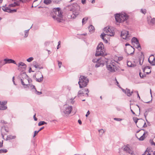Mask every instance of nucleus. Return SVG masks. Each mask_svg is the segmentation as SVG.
<instances>
[{
    "label": "nucleus",
    "instance_id": "1",
    "mask_svg": "<svg viewBox=\"0 0 155 155\" xmlns=\"http://www.w3.org/2000/svg\"><path fill=\"white\" fill-rule=\"evenodd\" d=\"M107 54L105 51L104 45L102 42L100 43L97 46L96 52L95 54V56H101V57L106 56Z\"/></svg>",
    "mask_w": 155,
    "mask_h": 155
},
{
    "label": "nucleus",
    "instance_id": "2",
    "mask_svg": "<svg viewBox=\"0 0 155 155\" xmlns=\"http://www.w3.org/2000/svg\"><path fill=\"white\" fill-rule=\"evenodd\" d=\"M115 17L116 21L117 22L121 23H123L124 22L127 23V21L129 18L128 15L125 13L117 14L115 15Z\"/></svg>",
    "mask_w": 155,
    "mask_h": 155
},
{
    "label": "nucleus",
    "instance_id": "3",
    "mask_svg": "<svg viewBox=\"0 0 155 155\" xmlns=\"http://www.w3.org/2000/svg\"><path fill=\"white\" fill-rule=\"evenodd\" d=\"M54 12V15L53 16V18L55 20H56L58 22H61L62 20V12L60 8H54L53 9Z\"/></svg>",
    "mask_w": 155,
    "mask_h": 155
},
{
    "label": "nucleus",
    "instance_id": "4",
    "mask_svg": "<svg viewBox=\"0 0 155 155\" xmlns=\"http://www.w3.org/2000/svg\"><path fill=\"white\" fill-rule=\"evenodd\" d=\"M92 61L96 63L95 67L96 68H98L100 66H103L105 63L107 62V59L105 57H102L99 59H94L92 60Z\"/></svg>",
    "mask_w": 155,
    "mask_h": 155
},
{
    "label": "nucleus",
    "instance_id": "5",
    "mask_svg": "<svg viewBox=\"0 0 155 155\" xmlns=\"http://www.w3.org/2000/svg\"><path fill=\"white\" fill-rule=\"evenodd\" d=\"M89 80L88 78L84 76H81L79 78L78 83L80 88H82L86 87L88 84Z\"/></svg>",
    "mask_w": 155,
    "mask_h": 155
},
{
    "label": "nucleus",
    "instance_id": "6",
    "mask_svg": "<svg viewBox=\"0 0 155 155\" xmlns=\"http://www.w3.org/2000/svg\"><path fill=\"white\" fill-rule=\"evenodd\" d=\"M80 9V7L79 5L76 3L73 4V5L72 14L71 15V18H74L77 16L79 14V11Z\"/></svg>",
    "mask_w": 155,
    "mask_h": 155
},
{
    "label": "nucleus",
    "instance_id": "7",
    "mask_svg": "<svg viewBox=\"0 0 155 155\" xmlns=\"http://www.w3.org/2000/svg\"><path fill=\"white\" fill-rule=\"evenodd\" d=\"M7 124V122L4 120H1V127H2V137H4V134L5 135L8 132V128L6 125V124Z\"/></svg>",
    "mask_w": 155,
    "mask_h": 155
},
{
    "label": "nucleus",
    "instance_id": "8",
    "mask_svg": "<svg viewBox=\"0 0 155 155\" xmlns=\"http://www.w3.org/2000/svg\"><path fill=\"white\" fill-rule=\"evenodd\" d=\"M106 67L107 69L110 71L112 72L115 71V70L116 67L115 65V63L114 62L110 63H109L106 62Z\"/></svg>",
    "mask_w": 155,
    "mask_h": 155
},
{
    "label": "nucleus",
    "instance_id": "9",
    "mask_svg": "<svg viewBox=\"0 0 155 155\" xmlns=\"http://www.w3.org/2000/svg\"><path fill=\"white\" fill-rule=\"evenodd\" d=\"M63 112L64 113L67 115H69L70 114L72 110V107L67 104L64 105Z\"/></svg>",
    "mask_w": 155,
    "mask_h": 155
},
{
    "label": "nucleus",
    "instance_id": "10",
    "mask_svg": "<svg viewBox=\"0 0 155 155\" xmlns=\"http://www.w3.org/2000/svg\"><path fill=\"white\" fill-rule=\"evenodd\" d=\"M121 36L124 39L128 40L129 39L130 35L127 31H123L121 33Z\"/></svg>",
    "mask_w": 155,
    "mask_h": 155
},
{
    "label": "nucleus",
    "instance_id": "11",
    "mask_svg": "<svg viewBox=\"0 0 155 155\" xmlns=\"http://www.w3.org/2000/svg\"><path fill=\"white\" fill-rule=\"evenodd\" d=\"M16 65L19 67V68H21L20 71H24L27 67L26 64L22 62H20L18 64H16Z\"/></svg>",
    "mask_w": 155,
    "mask_h": 155
},
{
    "label": "nucleus",
    "instance_id": "12",
    "mask_svg": "<svg viewBox=\"0 0 155 155\" xmlns=\"http://www.w3.org/2000/svg\"><path fill=\"white\" fill-rule=\"evenodd\" d=\"M2 9L5 12H6L8 13H12L17 12V9H11L9 7L5 6L2 7Z\"/></svg>",
    "mask_w": 155,
    "mask_h": 155
},
{
    "label": "nucleus",
    "instance_id": "13",
    "mask_svg": "<svg viewBox=\"0 0 155 155\" xmlns=\"http://www.w3.org/2000/svg\"><path fill=\"white\" fill-rule=\"evenodd\" d=\"M87 92L86 93V94L87 95V96L88 97V93L89 92V91L88 89H85L83 90V91H79L78 92V96L79 97L81 96L82 95V96H84V92Z\"/></svg>",
    "mask_w": 155,
    "mask_h": 155
},
{
    "label": "nucleus",
    "instance_id": "14",
    "mask_svg": "<svg viewBox=\"0 0 155 155\" xmlns=\"http://www.w3.org/2000/svg\"><path fill=\"white\" fill-rule=\"evenodd\" d=\"M131 42L132 43H135L137 45L136 47L137 48H141L140 45L139 43V40L137 38L135 37H133L131 39Z\"/></svg>",
    "mask_w": 155,
    "mask_h": 155
},
{
    "label": "nucleus",
    "instance_id": "15",
    "mask_svg": "<svg viewBox=\"0 0 155 155\" xmlns=\"http://www.w3.org/2000/svg\"><path fill=\"white\" fill-rule=\"evenodd\" d=\"M148 61L152 65H155V58L153 55L151 54L150 56L148 58Z\"/></svg>",
    "mask_w": 155,
    "mask_h": 155
},
{
    "label": "nucleus",
    "instance_id": "16",
    "mask_svg": "<svg viewBox=\"0 0 155 155\" xmlns=\"http://www.w3.org/2000/svg\"><path fill=\"white\" fill-rule=\"evenodd\" d=\"M7 103V101H1V110H4L7 109V107L6 105Z\"/></svg>",
    "mask_w": 155,
    "mask_h": 155
},
{
    "label": "nucleus",
    "instance_id": "17",
    "mask_svg": "<svg viewBox=\"0 0 155 155\" xmlns=\"http://www.w3.org/2000/svg\"><path fill=\"white\" fill-rule=\"evenodd\" d=\"M121 89L129 97L131 96L132 93H133V92L132 91L131 92H130V90L129 89H127V88L126 90L123 88H122Z\"/></svg>",
    "mask_w": 155,
    "mask_h": 155
},
{
    "label": "nucleus",
    "instance_id": "18",
    "mask_svg": "<svg viewBox=\"0 0 155 155\" xmlns=\"http://www.w3.org/2000/svg\"><path fill=\"white\" fill-rule=\"evenodd\" d=\"M150 67L149 66H146L143 68V71L144 73H146L147 74H149L151 72L150 70Z\"/></svg>",
    "mask_w": 155,
    "mask_h": 155
},
{
    "label": "nucleus",
    "instance_id": "19",
    "mask_svg": "<svg viewBox=\"0 0 155 155\" xmlns=\"http://www.w3.org/2000/svg\"><path fill=\"white\" fill-rule=\"evenodd\" d=\"M128 146V145H127L124 146V150L127 153H132L133 151Z\"/></svg>",
    "mask_w": 155,
    "mask_h": 155
},
{
    "label": "nucleus",
    "instance_id": "20",
    "mask_svg": "<svg viewBox=\"0 0 155 155\" xmlns=\"http://www.w3.org/2000/svg\"><path fill=\"white\" fill-rule=\"evenodd\" d=\"M4 61H6L7 64L13 63L16 64L15 61L12 59L5 58L4 59Z\"/></svg>",
    "mask_w": 155,
    "mask_h": 155
},
{
    "label": "nucleus",
    "instance_id": "21",
    "mask_svg": "<svg viewBox=\"0 0 155 155\" xmlns=\"http://www.w3.org/2000/svg\"><path fill=\"white\" fill-rule=\"evenodd\" d=\"M109 31H107V34H106V35L110 36H112L114 35L115 33L114 32L113 30H112L109 28Z\"/></svg>",
    "mask_w": 155,
    "mask_h": 155
},
{
    "label": "nucleus",
    "instance_id": "22",
    "mask_svg": "<svg viewBox=\"0 0 155 155\" xmlns=\"http://www.w3.org/2000/svg\"><path fill=\"white\" fill-rule=\"evenodd\" d=\"M149 112V110L148 109H146L145 110V112L144 113V116L146 119V120L147 123H149L147 120V119L146 117L148 114V113Z\"/></svg>",
    "mask_w": 155,
    "mask_h": 155
},
{
    "label": "nucleus",
    "instance_id": "23",
    "mask_svg": "<svg viewBox=\"0 0 155 155\" xmlns=\"http://www.w3.org/2000/svg\"><path fill=\"white\" fill-rule=\"evenodd\" d=\"M40 73H41V77L40 78H35L36 81L38 82H41L43 81V75L41 72H40Z\"/></svg>",
    "mask_w": 155,
    "mask_h": 155
},
{
    "label": "nucleus",
    "instance_id": "24",
    "mask_svg": "<svg viewBox=\"0 0 155 155\" xmlns=\"http://www.w3.org/2000/svg\"><path fill=\"white\" fill-rule=\"evenodd\" d=\"M147 133V131L144 132V133L143 134V135H142L141 137H140L139 138H138L139 140H144V139L145 138V136H144V135L146 134Z\"/></svg>",
    "mask_w": 155,
    "mask_h": 155
},
{
    "label": "nucleus",
    "instance_id": "25",
    "mask_svg": "<svg viewBox=\"0 0 155 155\" xmlns=\"http://www.w3.org/2000/svg\"><path fill=\"white\" fill-rule=\"evenodd\" d=\"M90 32L94 31V27L92 25H90L88 27Z\"/></svg>",
    "mask_w": 155,
    "mask_h": 155
},
{
    "label": "nucleus",
    "instance_id": "26",
    "mask_svg": "<svg viewBox=\"0 0 155 155\" xmlns=\"http://www.w3.org/2000/svg\"><path fill=\"white\" fill-rule=\"evenodd\" d=\"M144 121L143 120H142L141 121L139 122V123H140V124H141L142 125L143 124V127L144 128L147 127V125L146 122L144 123Z\"/></svg>",
    "mask_w": 155,
    "mask_h": 155
},
{
    "label": "nucleus",
    "instance_id": "27",
    "mask_svg": "<svg viewBox=\"0 0 155 155\" xmlns=\"http://www.w3.org/2000/svg\"><path fill=\"white\" fill-rule=\"evenodd\" d=\"M21 84L25 88H26L28 86V84H25L23 80L22 79H21Z\"/></svg>",
    "mask_w": 155,
    "mask_h": 155
},
{
    "label": "nucleus",
    "instance_id": "28",
    "mask_svg": "<svg viewBox=\"0 0 155 155\" xmlns=\"http://www.w3.org/2000/svg\"><path fill=\"white\" fill-rule=\"evenodd\" d=\"M150 25H155V18H153L151 19L150 22Z\"/></svg>",
    "mask_w": 155,
    "mask_h": 155
},
{
    "label": "nucleus",
    "instance_id": "29",
    "mask_svg": "<svg viewBox=\"0 0 155 155\" xmlns=\"http://www.w3.org/2000/svg\"><path fill=\"white\" fill-rule=\"evenodd\" d=\"M142 155H151L150 153L149 150H148L147 149L145 151L143 154Z\"/></svg>",
    "mask_w": 155,
    "mask_h": 155
},
{
    "label": "nucleus",
    "instance_id": "30",
    "mask_svg": "<svg viewBox=\"0 0 155 155\" xmlns=\"http://www.w3.org/2000/svg\"><path fill=\"white\" fill-rule=\"evenodd\" d=\"M127 65L129 67H134L135 66L134 64H132L130 61L127 62Z\"/></svg>",
    "mask_w": 155,
    "mask_h": 155
},
{
    "label": "nucleus",
    "instance_id": "31",
    "mask_svg": "<svg viewBox=\"0 0 155 155\" xmlns=\"http://www.w3.org/2000/svg\"><path fill=\"white\" fill-rule=\"evenodd\" d=\"M51 0H44V3L46 5H48L51 3Z\"/></svg>",
    "mask_w": 155,
    "mask_h": 155
},
{
    "label": "nucleus",
    "instance_id": "32",
    "mask_svg": "<svg viewBox=\"0 0 155 155\" xmlns=\"http://www.w3.org/2000/svg\"><path fill=\"white\" fill-rule=\"evenodd\" d=\"M45 124H47V123L44 121H41L39 122L38 125L39 126H41V125H43Z\"/></svg>",
    "mask_w": 155,
    "mask_h": 155
},
{
    "label": "nucleus",
    "instance_id": "33",
    "mask_svg": "<svg viewBox=\"0 0 155 155\" xmlns=\"http://www.w3.org/2000/svg\"><path fill=\"white\" fill-rule=\"evenodd\" d=\"M29 30V29H28V30H25V37L26 38L27 37H28V31Z\"/></svg>",
    "mask_w": 155,
    "mask_h": 155
},
{
    "label": "nucleus",
    "instance_id": "34",
    "mask_svg": "<svg viewBox=\"0 0 155 155\" xmlns=\"http://www.w3.org/2000/svg\"><path fill=\"white\" fill-rule=\"evenodd\" d=\"M109 27H106L104 28V31L105 33H106V34H107V31H109Z\"/></svg>",
    "mask_w": 155,
    "mask_h": 155
},
{
    "label": "nucleus",
    "instance_id": "35",
    "mask_svg": "<svg viewBox=\"0 0 155 155\" xmlns=\"http://www.w3.org/2000/svg\"><path fill=\"white\" fill-rule=\"evenodd\" d=\"M33 65L35 68H38L39 66V65L36 62L33 63Z\"/></svg>",
    "mask_w": 155,
    "mask_h": 155
},
{
    "label": "nucleus",
    "instance_id": "36",
    "mask_svg": "<svg viewBox=\"0 0 155 155\" xmlns=\"http://www.w3.org/2000/svg\"><path fill=\"white\" fill-rule=\"evenodd\" d=\"M139 75L141 78H143L146 77V75L144 74L143 75L141 73V72L139 73Z\"/></svg>",
    "mask_w": 155,
    "mask_h": 155
},
{
    "label": "nucleus",
    "instance_id": "37",
    "mask_svg": "<svg viewBox=\"0 0 155 155\" xmlns=\"http://www.w3.org/2000/svg\"><path fill=\"white\" fill-rule=\"evenodd\" d=\"M8 150L6 149H1V153H6Z\"/></svg>",
    "mask_w": 155,
    "mask_h": 155
},
{
    "label": "nucleus",
    "instance_id": "38",
    "mask_svg": "<svg viewBox=\"0 0 155 155\" xmlns=\"http://www.w3.org/2000/svg\"><path fill=\"white\" fill-rule=\"evenodd\" d=\"M6 62V61H4V60L1 61V66L6 64L7 63Z\"/></svg>",
    "mask_w": 155,
    "mask_h": 155
},
{
    "label": "nucleus",
    "instance_id": "39",
    "mask_svg": "<svg viewBox=\"0 0 155 155\" xmlns=\"http://www.w3.org/2000/svg\"><path fill=\"white\" fill-rule=\"evenodd\" d=\"M140 119H138L136 117H133V120L134 121L135 123L136 124H137V123L138 122V120Z\"/></svg>",
    "mask_w": 155,
    "mask_h": 155
},
{
    "label": "nucleus",
    "instance_id": "40",
    "mask_svg": "<svg viewBox=\"0 0 155 155\" xmlns=\"http://www.w3.org/2000/svg\"><path fill=\"white\" fill-rule=\"evenodd\" d=\"M88 20V18L87 17H85L82 20V23L83 25L85 24L84 21H87Z\"/></svg>",
    "mask_w": 155,
    "mask_h": 155
},
{
    "label": "nucleus",
    "instance_id": "41",
    "mask_svg": "<svg viewBox=\"0 0 155 155\" xmlns=\"http://www.w3.org/2000/svg\"><path fill=\"white\" fill-rule=\"evenodd\" d=\"M98 131L101 135H102L104 132V131L103 129L99 130Z\"/></svg>",
    "mask_w": 155,
    "mask_h": 155
},
{
    "label": "nucleus",
    "instance_id": "42",
    "mask_svg": "<svg viewBox=\"0 0 155 155\" xmlns=\"http://www.w3.org/2000/svg\"><path fill=\"white\" fill-rule=\"evenodd\" d=\"M106 35V34L104 33H102L101 35V37L102 39H104V37Z\"/></svg>",
    "mask_w": 155,
    "mask_h": 155
},
{
    "label": "nucleus",
    "instance_id": "43",
    "mask_svg": "<svg viewBox=\"0 0 155 155\" xmlns=\"http://www.w3.org/2000/svg\"><path fill=\"white\" fill-rule=\"evenodd\" d=\"M34 58L33 57H31L27 59V61L28 62H30L33 60Z\"/></svg>",
    "mask_w": 155,
    "mask_h": 155
},
{
    "label": "nucleus",
    "instance_id": "44",
    "mask_svg": "<svg viewBox=\"0 0 155 155\" xmlns=\"http://www.w3.org/2000/svg\"><path fill=\"white\" fill-rule=\"evenodd\" d=\"M141 12L144 14H145L146 13V10L145 9H141Z\"/></svg>",
    "mask_w": 155,
    "mask_h": 155
},
{
    "label": "nucleus",
    "instance_id": "45",
    "mask_svg": "<svg viewBox=\"0 0 155 155\" xmlns=\"http://www.w3.org/2000/svg\"><path fill=\"white\" fill-rule=\"evenodd\" d=\"M28 84V85H29L28 86H30V87L32 89H34L35 90V91H37V90L35 88V86L34 85L29 84Z\"/></svg>",
    "mask_w": 155,
    "mask_h": 155
},
{
    "label": "nucleus",
    "instance_id": "46",
    "mask_svg": "<svg viewBox=\"0 0 155 155\" xmlns=\"http://www.w3.org/2000/svg\"><path fill=\"white\" fill-rule=\"evenodd\" d=\"M141 59L140 58V57H139V62L140 64V65H142V64H143V59L142 60V62H141Z\"/></svg>",
    "mask_w": 155,
    "mask_h": 155
},
{
    "label": "nucleus",
    "instance_id": "47",
    "mask_svg": "<svg viewBox=\"0 0 155 155\" xmlns=\"http://www.w3.org/2000/svg\"><path fill=\"white\" fill-rule=\"evenodd\" d=\"M14 3V4H15V6H18L20 5V3H19V1L15 2Z\"/></svg>",
    "mask_w": 155,
    "mask_h": 155
},
{
    "label": "nucleus",
    "instance_id": "48",
    "mask_svg": "<svg viewBox=\"0 0 155 155\" xmlns=\"http://www.w3.org/2000/svg\"><path fill=\"white\" fill-rule=\"evenodd\" d=\"M61 41H58V45L57 46V49H58L59 48H60L61 47V46H60V45H61Z\"/></svg>",
    "mask_w": 155,
    "mask_h": 155
},
{
    "label": "nucleus",
    "instance_id": "49",
    "mask_svg": "<svg viewBox=\"0 0 155 155\" xmlns=\"http://www.w3.org/2000/svg\"><path fill=\"white\" fill-rule=\"evenodd\" d=\"M20 2H21L22 3H26L28 2V0H22L21 1H20Z\"/></svg>",
    "mask_w": 155,
    "mask_h": 155
},
{
    "label": "nucleus",
    "instance_id": "50",
    "mask_svg": "<svg viewBox=\"0 0 155 155\" xmlns=\"http://www.w3.org/2000/svg\"><path fill=\"white\" fill-rule=\"evenodd\" d=\"M8 6L10 7H15V4H14V3L9 4Z\"/></svg>",
    "mask_w": 155,
    "mask_h": 155
},
{
    "label": "nucleus",
    "instance_id": "51",
    "mask_svg": "<svg viewBox=\"0 0 155 155\" xmlns=\"http://www.w3.org/2000/svg\"><path fill=\"white\" fill-rule=\"evenodd\" d=\"M58 62L59 67V68H60L62 64V62L61 61H58Z\"/></svg>",
    "mask_w": 155,
    "mask_h": 155
},
{
    "label": "nucleus",
    "instance_id": "52",
    "mask_svg": "<svg viewBox=\"0 0 155 155\" xmlns=\"http://www.w3.org/2000/svg\"><path fill=\"white\" fill-rule=\"evenodd\" d=\"M114 120L117 121H120L122 120L121 119L119 118H114Z\"/></svg>",
    "mask_w": 155,
    "mask_h": 155
},
{
    "label": "nucleus",
    "instance_id": "53",
    "mask_svg": "<svg viewBox=\"0 0 155 155\" xmlns=\"http://www.w3.org/2000/svg\"><path fill=\"white\" fill-rule=\"evenodd\" d=\"M27 80L29 83H31L32 82V80L30 78H28Z\"/></svg>",
    "mask_w": 155,
    "mask_h": 155
},
{
    "label": "nucleus",
    "instance_id": "54",
    "mask_svg": "<svg viewBox=\"0 0 155 155\" xmlns=\"http://www.w3.org/2000/svg\"><path fill=\"white\" fill-rule=\"evenodd\" d=\"M39 132L38 131H35L33 137H34L36 136V134H37Z\"/></svg>",
    "mask_w": 155,
    "mask_h": 155
},
{
    "label": "nucleus",
    "instance_id": "55",
    "mask_svg": "<svg viewBox=\"0 0 155 155\" xmlns=\"http://www.w3.org/2000/svg\"><path fill=\"white\" fill-rule=\"evenodd\" d=\"M49 43H50L49 42H45L44 43V45L45 46H47L48 45H49Z\"/></svg>",
    "mask_w": 155,
    "mask_h": 155
},
{
    "label": "nucleus",
    "instance_id": "56",
    "mask_svg": "<svg viewBox=\"0 0 155 155\" xmlns=\"http://www.w3.org/2000/svg\"><path fill=\"white\" fill-rule=\"evenodd\" d=\"M36 114H35L33 116L34 119L35 121H37L38 119L35 117Z\"/></svg>",
    "mask_w": 155,
    "mask_h": 155
},
{
    "label": "nucleus",
    "instance_id": "57",
    "mask_svg": "<svg viewBox=\"0 0 155 155\" xmlns=\"http://www.w3.org/2000/svg\"><path fill=\"white\" fill-rule=\"evenodd\" d=\"M103 41L106 43H107L108 42V41L107 40L106 38H104V39H103Z\"/></svg>",
    "mask_w": 155,
    "mask_h": 155
},
{
    "label": "nucleus",
    "instance_id": "58",
    "mask_svg": "<svg viewBox=\"0 0 155 155\" xmlns=\"http://www.w3.org/2000/svg\"><path fill=\"white\" fill-rule=\"evenodd\" d=\"M61 0H54V2L57 3H58Z\"/></svg>",
    "mask_w": 155,
    "mask_h": 155
},
{
    "label": "nucleus",
    "instance_id": "59",
    "mask_svg": "<svg viewBox=\"0 0 155 155\" xmlns=\"http://www.w3.org/2000/svg\"><path fill=\"white\" fill-rule=\"evenodd\" d=\"M86 0H81V2L83 4H84L86 3Z\"/></svg>",
    "mask_w": 155,
    "mask_h": 155
},
{
    "label": "nucleus",
    "instance_id": "60",
    "mask_svg": "<svg viewBox=\"0 0 155 155\" xmlns=\"http://www.w3.org/2000/svg\"><path fill=\"white\" fill-rule=\"evenodd\" d=\"M131 108V107L130 106V108ZM130 111L133 114H134L135 115H136V114H135V113L133 111V110L132 109H130Z\"/></svg>",
    "mask_w": 155,
    "mask_h": 155
},
{
    "label": "nucleus",
    "instance_id": "61",
    "mask_svg": "<svg viewBox=\"0 0 155 155\" xmlns=\"http://www.w3.org/2000/svg\"><path fill=\"white\" fill-rule=\"evenodd\" d=\"M28 72H29V73H31V72H34V71H32V70H31V68H30L29 69V71H28Z\"/></svg>",
    "mask_w": 155,
    "mask_h": 155
},
{
    "label": "nucleus",
    "instance_id": "62",
    "mask_svg": "<svg viewBox=\"0 0 155 155\" xmlns=\"http://www.w3.org/2000/svg\"><path fill=\"white\" fill-rule=\"evenodd\" d=\"M136 92L137 93V97L139 98V99H140V96L139 94H138V91H136Z\"/></svg>",
    "mask_w": 155,
    "mask_h": 155
},
{
    "label": "nucleus",
    "instance_id": "63",
    "mask_svg": "<svg viewBox=\"0 0 155 155\" xmlns=\"http://www.w3.org/2000/svg\"><path fill=\"white\" fill-rule=\"evenodd\" d=\"M90 114L89 111L88 110L87 113V114L86 115V116L87 117Z\"/></svg>",
    "mask_w": 155,
    "mask_h": 155
},
{
    "label": "nucleus",
    "instance_id": "64",
    "mask_svg": "<svg viewBox=\"0 0 155 155\" xmlns=\"http://www.w3.org/2000/svg\"><path fill=\"white\" fill-rule=\"evenodd\" d=\"M78 122L80 124H82L81 121L80 120H78Z\"/></svg>",
    "mask_w": 155,
    "mask_h": 155
}]
</instances>
